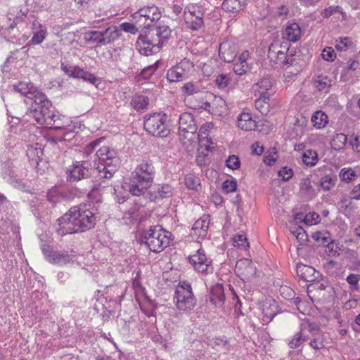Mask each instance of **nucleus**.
Listing matches in <instances>:
<instances>
[{"label": "nucleus", "instance_id": "1", "mask_svg": "<svg viewBox=\"0 0 360 360\" xmlns=\"http://www.w3.org/2000/svg\"><path fill=\"white\" fill-rule=\"evenodd\" d=\"M96 210L91 204L79 205L58 219V234L63 236L91 229L96 223Z\"/></svg>", "mask_w": 360, "mask_h": 360}, {"label": "nucleus", "instance_id": "2", "mask_svg": "<svg viewBox=\"0 0 360 360\" xmlns=\"http://www.w3.org/2000/svg\"><path fill=\"white\" fill-rule=\"evenodd\" d=\"M155 176V168L152 161L146 160L139 164L134 170V176L130 181L129 191L134 195L145 193L151 186Z\"/></svg>", "mask_w": 360, "mask_h": 360}, {"label": "nucleus", "instance_id": "3", "mask_svg": "<svg viewBox=\"0 0 360 360\" xmlns=\"http://www.w3.org/2000/svg\"><path fill=\"white\" fill-rule=\"evenodd\" d=\"M32 103L26 112L24 117L32 118L40 125L46 124L51 122V115L53 111L51 110L52 103L47 98L45 94L41 91H37L32 97Z\"/></svg>", "mask_w": 360, "mask_h": 360}, {"label": "nucleus", "instance_id": "4", "mask_svg": "<svg viewBox=\"0 0 360 360\" xmlns=\"http://www.w3.org/2000/svg\"><path fill=\"white\" fill-rule=\"evenodd\" d=\"M121 36V32L116 25H102L93 27L84 33V39L95 46L107 45L114 42Z\"/></svg>", "mask_w": 360, "mask_h": 360}, {"label": "nucleus", "instance_id": "5", "mask_svg": "<svg viewBox=\"0 0 360 360\" xmlns=\"http://www.w3.org/2000/svg\"><path fill=\"white\" fill-rule=\"evenodd\" d=\"M143 239L150 251L160 252L169 245L172 233L160 226H154L143 233Z\"/></svg>", "mask_w": 360, "mask_h": 360}, {"label": "nucleus", "instance_id": "6", "mask_svg": "<svg viewBox=\"0 0 360 360\" xmlns=\"http://www.w3.org/2000/svg\"><path fill=\"white\" fill-rule=\"evenodd\" d=\"M174 302L179 311H189L194 308L195 300L188 282L181 281L179 283L176 288Z\"/></svg>", "mask_w": 360, "mask_h": 360}, {"label": "nucleus", "instance_id": "7", "mask_svg": "<svg viewBox=\"0 0 360 360\" xmlns=\"http://www.w3.org/2000/svg\"><path fill=\"white\" fill-rule=\"evenodd\" d=\"M143 127L148 134L155 136L165 137L169 133L167 115L160 112L145 115Z\"/></svg>", "mask_w": 360, "mask_h": 360}, {"label": "nucleus", "instance_id": "8", "mask_svg": "<svg viewBox=\"0 0 360 360\" xmlns=\"http://www.w3.org/2000/svg\"><path fill=\"white\" fill-rule=\"evenodd\" d=\"M205 8L200 4H189L184 11L186 27L193 31H199L204 27Z\"/></svg>", "mask_w": 360, "mask_h": 360}, {"label": "nucleus", "instance_id": "9", "mask_svg": "<svg viewBox=\"0 0 360 360\" xmlns=\"http://www.w3.org/2000/svg\"><path fill=\"white\" fill-rule=\"evenodd\" d=\"M198 130L194 116L191 112L182 113L179 119V136L184 145L190 143Z\"/></svg>", "mask_w": 360, "mask_h": 360}, {"label": "nucleus", "instance_id": "10", "mask_svg": "<svg viewBox=\"0 0 360 360\" xmlns=\"http://www.w3.org/2000/svg\"><path fill=\"white\" fill-rule=\"evenodd\" d=\"M194 72L193 63L185 58L167 70V79L169 82H181L191 77Z\"/></svg>", "mask_w": 360, "mask_h": 360}, {"label": "nucleus", "instance_id": "11", "mask_svg": "<svg viewBox=\"0 0 360 360\" xmlns=\"http://www.w3.org/2000/svg\"><path fill=\"white\" fill-rule=\"evenodd\" d=\"M132 16L143 27H149L153 23L158 22V20L161 18L162 13L158 6L153 5L140 8Z\"/></svg>", "mask_w": 360, "mask_h": 360}, {"label": "nucleus", "instance_id": "12", "mask_svg": "<svg viewBox=\"0 0 360 360\" xmlns=\"http://www.w3.org/2000/svg\"><path fill=\"white\" fill-rule=\"evenodd\" d=\"M41 250L49 262L60 265L73 263L77 261L79 257H81L77 255L76 252L72 250L70 252H56L50 250L49 247L46 245H42Z\"/></svg>", "mask_w": 360, "mask_h": 360}, {"label": "nucleus", "instance_id": "13", "mask_svg": "<svg viewBox=\"0 0 360 360\" xmlns=\"http://www.w3.org/2000/svg\"><path fill=\"white\" fill-rule=\"evenodd\" d=\"M188 260L195 271L198 273L206 275L212 274L213 271L212 260L207 258L205 251L201 248L198 249L194 254L191 255Z\"/></svg>", "mask_w": 360, "mask_h": 360}, {"label": "nucleus", "instance_id": "14", "mask_svg": "<svg viewBox=\"0 0 360 360\" xmlns=\"http://www.w3.org/2000/svg\"><path fill=\"white\" fill-rule=\"evenodd\" d=\"M61 70L70 77L82 79L84 81L95 86H98L100 84V79L98 77L78 66L62 63Z\"/></svg>", "mask_w": 360, "mask_h": 360}, {"label": "nucleus", "instance_id": "15", "mask_svg": "<svg viewBox=\"0 0 360 360\" xmlns=\"http://www.w3.org/2000/svg\"><path fill=\"white\" fill-rule=\"evenodd\" d=\"M281 46L278 47L271 44L269 49V58L280 65H293L295 62L294 55L288 53V49L284 48V50H281Z\"/></svg>", "mask_w": 360, "mask_h": 360}, {"label": "nucleus", "instance_id": "16", "mask_svg": "<svg viewBox=\"0 0 360 360\" xmlns=\"http://www.w3.org/2000/svg\"><path fill=\"white\" fill-rule=\"evenodd\" d=\"M136 46L141 55L146 56L158 53L162 48L161 43H158L150 34L140 36L136 42Z\"/></svg>", "mask_w": 360, "mask_h": 360}, {"label": "nucleus", "instance_id": "17", "mask_svg": "<svg viewBox=\"0 0 360 360\" xmlns=\"http://www.w3.org/2000/svg\"><path fill=\"white\" fill-rule=\"evenodd\" d=\"M91 164L88 160L75 162L68 170L70 181H77L89 176L92 170Z\"/></svg>", "mask_w": 360, "mask_h": 360}, {"label": "nucleus", "instance_id": "18", "mask_svg": "<svg viewBox=\"0 0 360 360\" xmlns=\"http://www.w3.org/2000/svg\"><path fill=\"white\" fill-rule=\"evenodd\" d=\"M235 271L243 281H250L256 274V268L250 259H241L236 264Z\"/></svg>", "mask_w": 360, "mask_h": 360}, {"label": "nucleus", "instance_id": "19", "mask_svg": "<svg viewBox=\"0 0 360 360\" xmlns=\"http://www.w3.org/2000/svg\"><path fill=\"white\" fill-rule=\"evenodd\" d=\"M103 138L96 139L91 142L84 150V155L86 156L90 155L95 151L96 158H114L115 152L111 150L108 146H101V143L103 141Z\"/></svg>", "mask_w": 360, "mask_h": 360}, {"label": "nucleus", "instance_id": "20", "mask_svg": "<svg viewBox=\"0 0 360 360\" xmlns=\"http://www.w3.org/2000/svg\"><path fill=\"white\" fill-rule=\"evenodd\" d=\"M113 159H96L94 162L95 169L101 178H111L117 169L116 163L112 162Z\"/></svg>", "mask_w": 360, "mask_h": 360}, {"label": "nucleus", "instance_id": "21", "mask_svg": "<svg viewBox=\"0 0 360 360\" xmlns=\"http://www.w3.org/2000/svg\"><path fill=\"white\" fill-rule=\"evenodd\" d=\"M238 53L236 44L231 41H224L219 45V55L226 63H231L236 59Z\"/></svg>", "mask_w": 360, "mask_h": 360}, {"label": "nucleus", "instance_id": "22", "mask_svg": "<svg viewBox=\"0 0 360 360\" xmlns=\"http://www.w3.org/2000/svg\"><path fill=\"white\" fill-rule=\"evenodd\" d=\"M210 224L209 216L204 215L198 219L193 224L191 231V235L196 239L204 238L207 233Z\"/></svg>", "mask_w": 360, "mask_h": 360}, {"label": "nucleus", "instance_id": "23", "mask_svg": "<svg viewBox=\"0 0 360 360\" xmlns=\"http://www.w3.org/2000/svg\"><path fill=\"white\" fill-rule=\"evenodd\" d=\"M260 304V310L263 314V321L270 322L278 313L276 302L272 299H266Z\"/></svg>", "mask_w": 360, "mask_h": 360}, {"label": "nucleus", "instance_id": "24", "mask_svg": "<svg viewBox=\"0 0 360 360\" xmlns=\"http://www.w3.org/2000/svg\"><path fill=\"white\" fill-rule=\"evenodd\" d=\"M32 30V37L29 41L31 44L38 45L41 44L48 34L46 27L37 20L33 21Z\"/></svg>", "mask_w": 360, "mask_h": 360}, {"label": "nucleus", "instance_id": "25", "mask_svg": "<svg viewBox=\"0 0 360 360\" xmlns=\"http://www.w3.org/2000/svg\"><path fill=\"white\" fill-rule=\"evenodd\" d=\"M248 0H224L221 8L226 13L237 15L243 11L248 3Z\"/></svg>", "mask_w": 360, "mask_h": 360}, {"label": "nucleus", "instance_id": "26", "mask_svg": "<svg viewBox=\"0 0 360 360\" xmlns=\"http://www.w3.org/2000/svg\"><path fill=\"white\" fill-rule=\"evenodd\" d=\"M51 122H50V123H46V125L56 130L68 131V128L70 127L71 122L68 117L64 115L56 114L54 112L53 115H51ZM69 131H71V129H69ZM68 134V132L64 131V134Z\"/></svg>", "mask_w": 360, "mask_h": 360}, {"label": "nucleus", "instance_id": "27", "mask_svg": "<svg viewBox=\"0 0 360 360\" xmlns=\"http://www.w3.org/2000/svg\"><path fill=\"white\" fill-rule=\"evenodd\" d=\"M198 155L196 158H207L214 154L217 144L211 139H202L198 141Z\"/></svg>", "mask_w": 360, "mask_h": 360}, {"label": "nucleus", "instance_id": "28", "mask_svg": "<svg viewBox=\"0 0 360 360\" xmlns=\"http://www.w3.org/2000/svg\"><path fill=\"white\" fill-rule=\"evenodd\" d=\"M302 36V30L298 23L295 22H288L285 26L283 37L288 41L297 42Z\"/></svg>", "mask_w": 360, "mask_h": 360}, {"label": "nucleus", "instance_id": "29", "mask_svg": "<svg viewBox=\"0 0 360 360\" xmlns=\"http://www.w3.org/2000/svg\"><path fill=\"white\" fill-rule=\"evenodd\" d=\"M297 274L304 281L312 282L318 279L319 273L311 266L300 264L297 266Z\"/></svg>", "mask_w": 360, "mask_h": 360}, {"label": "nucleus", "instance_id": "30", "mask_svg": "<svg viewBox=\"0 0 360 360\" xmlns=\"http://www.w3.org/2000/svg\"><path fill=\"white\" fill-rule=\"evenodd\" d=\"M171 32L172 30L167 25L162 23V22H158L155 26L156 41L161 43V46L162 47L170 37Z\"/></svg>", "mask_w": 360, "mask_h": 360}, {"label": "nucleus", "instance_id": "31", "mask_svg": "<svg viewBox=\"0 0 360 360\" xmlns=\"http://www.w3.org/2000/svg\"><path fill=\"white\" fill-rule=\"evenodd\" d=\"M238 126L244 131H251L255 129L256 122L252 119L250 113L243 112L238 117Z\"/></svg>", "mask_w": 360, "mask_h": 360}, {"label": "nucleus", "instance_id": "32", "mask_svg": "<svg viewBox=\"0 0 360 360\" xmlns=\"http://www.w3.org/2000/svg\"><path fill=\"white\" fill-rule=\"evenodd\" d=\"M225 300L224 288L221 284L217 283L213 285L210 291V301L217 307L221 306Z\"/></svg>", "mask_w": 360, "mask_h": 360}, {"label": "nucleus", "instance_id": "33", "mask_svg": "<svg viewBox=\"0 0 360 360\" xmlns=\"http://www.w3.org/2000/svg\"><path fill=\"white\" fill-rule=\"evenodd\" d=\"M313 85L318 91L328 93L331 86V79L327 75H316L313 79Z\"/></svg>", "mask_w": 360, "mask_h": 360}, {"label": "nucleus", "instance_id": "34", "mask_svg": "<svg viewBox=\"0 0 360 360\" xmlns=\"http://www.w3.org/2000/svg\"><path fill=\"white\" fill-rule=\"evenodd\" d=\"M272 84L269 78H262L254 86V89L258 97L267 96L269 98V90L271 89Z\"/></svg>", "mask_w": 360, "mask_h": 360}, {"label": "nucleus", "instance_id": "35", "mask_svg": "<svg viewBox=\"0 0 360 360\" xmlns=\"http://www.w3.org/2000/svg\"><path fill=\"white\" fill-rule=\"evenodd\" d=\"M129 186L130 184L127 185V184L125 185L120 184L115 186V199L118 203H123L125 201L126 198L129 195V193H131L129 191Z\"/></svg>", "mask_w": 360, "mask_h": 360}, {"label": "nucleus", "instance_id": "36", "mask_svg": "<svg viewBox=\"0 0 360 360\" xmlns=\"http://www.w3.org/2000/svg\"><path fill=\"white\" fill-rule=\"evenodd\" d=\"M311 121L316 129H323L328 123V117L324 112L319 110L313 114Z\"/></svg>", "mask_w": 360, "mask_h": 360}, {"label": "nucleus", "instance_id": "37", "mask_svg": "<svg viewBox=\"0 0 360 360\" xmlns=\"http://www.w3.org/2000/svg\"><path fill=\"white\" fill-rule=\"evenodd\" d=\"M27 46H23L20 49L15 50L12 52H11V54L7 58L6 60L5 61L4 65H3V71L6 72V68L8 67L9 64H12L15 63L18 60L22 58V55L25 54L28 49L26 50Z\"/></svg>", "mask_w": 360, "mask_h": 360}, {"label": "nucleus", "instance_id": "38", "mask_svg": "<svg viewBox=\"0 0 360 360\" xmlns=\"http://www.w3.org/2000/svg\"><path fill=\"white\" fill-rule=\"evenodd\" d=\"M347 136L342 134H336L331 141V147L335 150H340L348 147Z\"/></svg>", "mask_w": 360, "mask_h": 360}, {"label": "nucleus", "instance_id": "39", "mask_svg": "<svg viewBox=\"0 0 360 360\" xmlns=\"http://www.w3.org/2000/svg\"><path fill=\"white\" fill-rule=\"evenodd\" d=\"M148 103V98L146 96L136 95L132 98L130 105L134 110L139 111L146 109Z\"/></svg>", "mask_w": 360, "mask_h": 360}, {"label": "nucleus", "instance_id": "40", "mask_svg": "<svg viewBox=\"0 0 360 360\" xmlns=\"http://www.w3.org/2000/svg\"><path fill=\"white\" fill-rule=\"evenodd\" d=\"M26 155L27 158H41L44 155V148L38 143L26 145Z\"/></svg>", "mask_w": 360, "mask_h": 360}, {"label": "nucleus", "instance_id": "41", "mask_svg": "<svg viewBox=\"0 0 360 360\" xmlns=\"http://www.w3.org/2000/svg\"><path fill=\"white\" fill-rule=\"evenodd\" d=\"M308 336L306 334L305 330L302 328L301 330L296 333L292 339L289 341L288 345L290 348L295 349L300 347L303 342L307 341Z\"/></svg>", "mask_w": 360, "mask_h": 360}, {"label": "nucleus", "instance_id": "42", "mask_svg": "<svg viewBox=\"0 0 360 360\" xmlns=\"http://www.w3.org/2000/svg\"><path fill=\"white\" fill-rule=\"evenodd\" d=\"M313 239L321 245H327L330 248L331 245L330 234L327 231H316L312 233Z\"/></svg>", "mask_w": 360, "mask_h": 360}, {"label": "nucleus", "instance_id": "43", "mask_svg": "<svg viewBox=\"0 0 360 360\" xmlns=\"http://www.w3.org/2000/svg\"><path fill=\"white\" fill-rule=\"evenodd\" d=\"M269 98L267 96L258 97L255 101V106L256 109L263 115H266L269 110Z\"/></svg>", "mask_w": 360, "mask_h": 360}, {"label": "nucleus", "instance_id": "44", "mask_svg": "<svg viewBox=\"0 0 360 360\" xmlns=\"http://www.w3.org/2000/svg\"><path fill=\"white\" fill-rule=\"evenodd\" d=\"M184 184L187 188L191 190L197 191L198 188L200 186L199 178L193 174H187L185 176Z\"/></svg>", "mask_w": 360, "mask_h": 360}, {"label": "nucleus", "instance_id": "45", "mask_svg": "<svg viewBox=\"0 0 360 360\" xmlns=\"http://www.w3.org/2000/svg\"><path fill=\"white\" fill-rule=\"evenodd\" d=\"M233 245L243 250L249 248V243L247 236L243 233L236 234L233 238Z\"/></svg>", "mask_w": 360, "mask_h": 360}, {"label": "nucleus", "instance_id": "46", "mask_svg": "<svg viewBox=\"0 0 360 360\" xmlns=\"http://www.w3.org/2000/svg\"><path fill=\"white\" fill-rule=\"evenodd\" d=\"M14 89L15 91L19 92L20 94L25 96L31 100L32 97H33L34 94L37 91H34V92H31L30 91L28 84L24 82H19L18 84L15 85Z\"/></svg>", "mask_w": 360, "mask_h": 360}, {"label": "nucleus", "instance_id": "47", "mask_svg": "<svg viewBox=\"0 0 360 360\" xmlns=\"http://www.w3.org/2000/svg\"><path fill=\"white\" fill-rule=\"evenodd\" d=\"M230 82L231 78L226 74H220L215 79L216 86L221 89L226 88Z\"/></svg>", "mask_w": 360, "mask_h": 360}, {"label": "nucleus", "instance_id": "48", "mask_svg": "<svg viewBox=\"0 0 360 360\" xmlns=\"http://www.w3.org/2000/svg\"><path fill=\"white\" fill-rule=\"evenodd\" d=\"M320 216L316 212H309L306 214L302 221L304 224L308 226H312L317 224L320 222Z\"/></svg>", "mask_w": 360, "mask_h": 360}, {"label": "nucleus", "instance_id": "49", "mask_svg": "<svg viewBox=\"0 0 360 360\" xmlns=\"http://www.w3.org/2000/svg\"><path fill=\"white\" fill-rule=\"evenodd\" d=\"M292 233L300 245H304L307 243L308 237L303 228L298 226L294 231H292Z\"/></svg>", "mask_w": 360, "mask_h": 360}, {"label": "nucleus", "instance_id": "50", "mask_svg": "<svg viewBox=\"0 0 360 360\" xmlns=\"http://www.w3.org/2000/svg\"><path fill=\"white\" fill-rule=\"evenodd\" d=\"M237 181L235 179H227L222 184V190L226 193L235 192L237 189Z\"/></svg>", "mask_w": 360, "mask_h": 360}, {"label": "nucleus", "instance_id": "51", "mask_svg": "<svg viewBox=\"0 0 360 360\" xmlns=\"http://www.w3.org/2000/svg\"><path fill=\"white\" fill-rule=\"evenodd\" d=\"M159 61H156L153 65L146 67L140 74V77L143 79H148L157 70Z\"/></svg>", "mask_w": 360, "mask_h": 360}, {"label": "nucleus", "instance_id": "52", "mask_svg": "<svg viewBox=\"0 0 360 360\" xmlns=\"http://www.w3.org/2000/svg\"><path fill=\"white\" fill-rule=\"evenodd\" d=\"M213 124L212 122H205L203 124L199 129L198 133V141L202 139H209L207 137V135L209 134L210 131L212 129Z\"/></svg>", "mask_w": 360, "mask_h": 360}, {"label": "nucleus", "instance_id": "53", "mask_svg": "<svg viewBox=\"0 0 360 360\" xmlns=\"http://www.w3.org/2000/svg\"><path fill=\"white\" fill-rule=\"evenodd\" d=\"M355 176V172L351 168H343L340 172V177L344 181H351Z\"/></svg>", "mask_w": 360, "mask_h": 360}, {"label": "nucleus", "instance_id": "54", "mask_svg": "<svg viewBox=\"0 0 360 360\" xmlns=\"http://www.w3.org/2000/svg\"><path fill=\"white\" fill-rule=\"evenodd\" d=\"M248 69V63H241L237 60L233 64V70L237 75H243L245 74Z\"/></svg>", "mask_w": 360, "mask_h": 360}, {"label": "nucleus", "instance_id": "55", "mask_svg": "<svg viewBox=\"0 0 360 360\" xmlns=\"http://www.w3.org/2000/svg\"><path fill=\"white\" fill-rule=\"evenodd\" d=\"M118 27L121 32L122 31H124L133 34H136L139 31V29L133 23L127 22H122Z\"/></svg>", "mask_w": 360, "mask_h": 360}, {"label": "nucleus", "instance_id": "56", "mask_svg": "<svg viewBox=\"0 0 360 360\" xmlns=\"http://www.w3.org/2000/svg\"><path fill=\"white\" fill-rule=\"evenodd\" d=\"M352 41L349 37L341 38L340 40L336 41V44L335 46V49L338 51H345L349 46H351Z\"/></svg>", "mask_w": 360, "mask_h": 360}, {"label": "nucleus", "instance_id": "57", "mask_svg": "<svg viewBox=\"0 0 360 360\" xmlns=\"http://www.w3.org/2000/svg\"><path fill=\"white\" fill-rule=\"evenodd\" d=\"M321 56L325 60L333 61L336 58V54L332 47H326L322 51Z\"/></svg>", "mask_w": 360, "mask_h": 360}, {"label": "nucleus", "instance_id": "58", "mask_svg": "<svg viewBox=\"0 0 360 360\" xmlns=\"http://www.w3.org/2000/svg\"><path fill=\"white\" fill-rule=\"evenodd\" d=\"M182 92L187 95H193L198 92V88L193 83L187 82L181 87Z\"/></svg>", "mask_w": 360, "mask_h": 360}, {"label": "nucleus", "instance_id": "59", "mask_svg": "<svg viewBox=\"0 0 360 360\" xmlns=\"http://www.w3.org/2000/svg\"><path fill=\"white\" fill-rule=\"evenodd\" d=\"M335 179L329 176H326L322 179L321 181V187L326 191L330 190L332 187L335 186Z\"/></svg>", "mask_w": 360, "mask_h": 360}, {"label": "nucleus", "instance_id": "60", "mask_svg": "<svg viewBox=\"0 0 360 360\" xmlns=\"http://www.w3.org/2000/svg\"><path fill=\"white\" fill-rule=\"evenodd\" d=\"M250 149H251V154L252 155L260 156L263 154V153L264 151L263 145L261 144V143H259L258 141L253 143L250 146Z\"/></svg>", "mask_w": 360, "mask_h": 360}, {"label": "nucleus", "instance_id": "61", "mask_svg": "<svg viewBox=\"0 0 360 360\" xmlns=\"http://www.w3.org/2000/svg\"><path fill=\"white\" fill-rule=\"evenodd\" d=\"M293 175V172L291 168L284 167L278 172V176L282 178L283 181L289 180Z\"/></svg>", "mask_w": 360, "mask_h": 360}, {"label": "nucleus", "instance_id": "62", "mask_svg": "<svg viewBox=\"0 0 360 360\" xmlns=\"http://www.w3.org/2000/svg\"><path fill=\"white\" fill-rule=\"evenodd\" d=\"M348 147L351 148L354 151L360 152V137L356 136L351 139L348 143Z\"/></svg>", "mask_w": 360, "mask_h": 360}, {"label": "nucleus", "instance_id": "63", "mask_svg": "<svg viewBox=\"0 0 360 360\" xmlns=\"http://www.w3.org/2000/svg\"><path fill=\"white\" fill-rule=\"evenodd\" d=\"M226 165L232 170L237 169L240 165V159H226Z\"/></svg>", "mask_w": 360, "mask_h": 360}, {"label": "nucleus", "instance_id": "64", "mask_svg": "<svg viewBox=\"0 0 360 360\" xmlns=\"http://www.w3.org/2000/svg\"><path fill=\"white\" fill-rule=\"evenodd\" d=\"M338 8V6H329L324 8L321 13V17L323 18H330L335 12H336Z\"/></svg>", "mask_w": 360, "mask_h": 360}]
</instances>
